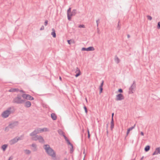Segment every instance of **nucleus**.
I'll list each match as a JSON object with an SVG mask.
<instances>
[{
  "label": "nucleus",
  "instance_id": "f257e3e1",
  "mask_svg": "<svg viewBox=\"0 0 160 160\" xmlns=\"http://www.w3.org/2000/svg\"><path fill=\"white\" fill-rule=\"evenodd\" d=\"M43 148L47 154L51 157L53 160H60V157H56V154L55 152L50 147L49 145H45Z\"/></svg>",
  "mask_w": 160,
  "mask_h": 160
},
{
  "label": "nucleus",
  "instance_id": "f03ea898",
  "mask_svg": "<svg viewBox=\"0 0 160 160\" xmlns=\"http://www.w3.org/2000/svg\"><path fill=\"white\" fill-rule=\"evenodd\" d=\"M48 131V128H36L30 134V136L32 137L38 135L37 134L42 132L44 131L47 132Z\"/></svg>",
  "mask_w": 160,
  "mask_h": 160
},
{
  "label": "nucleus",
  "instance_id": "7ed1b4c3",
  "mask_svg": "<svg viewBox=\"0 0 160 160\" xmlns=\"http://www.w3.org/2000/svg\"><path fill=\"white\" fill-rule=\"evenodd\" d=\"M22 95L18 94L16 97L14 98L12 102L18 104H21L25 102V100L22 99Z\"/></svg>",
  "mask_w": 160,
  "mask_h": 160
},
{
  "label": "nucleus",
  "instance_id": "20e7f679",
  "mask_svg": "<svg viewBox=\"0 0 160 160\" xmlns=\"http://www.w3.org/2000/svg\"><path fill=\"white\" fill-rule=\"evenodd\" d=\"M11 107H9L8 108L7 110L3 111L1 114L2 117L4 118H8L12 112L11 111Z\"/></svg>",
  "mask_w": 160,
  "mask_h": 160
},
{
  "label": "nucleus",
  "instance_id": "39448f33",
  "mask_svg": "<svg viewBox=\"0 0 160 160\" xmlns=\"http://www.w3.org/2000/svg\"><path fill=\"white\" fill-rule=\"evenodd\" d=\"M32 140L36 141L38 140L39 142L41 143H43L45 142V141L43 138L40 135H37L35 136L32 137Z\"/></svg>",
  "mask_w": 160,
  "mask_h": 160
},
{
  "label": "nucleus",
  "instance_id": "423d86ee",
  "mask_svg": "<svg viewBox=\"0 0 160 160\" xmlns=\"http://www.w3.org/2000/svg\"><path fill=\"white\" fill-rule=\"evenodd\" d=\"M19 122L18 121H12L9 123V128L13 129L18 126Z\"/></svg>",
  "mask_w": 160,
  "mask_h": 160
},
{
  "label": "nucleus",
  "instance_id": "0eeeda50",
  "mask_svg": "<svg viewBox=\"0 0 160 160\" xmlns=\"http://www.w3.org/2000/svg\"><path fill=\"white\" fill-rule=\"evenodd\" d=\"M22 96L23 98H25L27 100H34V98L29 94H23L22 95Z\"/></svg>",
  "mask_w": 160,
  "mask_h": 160
},
{
  "label": "nucleus",
  "instance_id": "6e6552de",
  "mask_svg": "<svg viewBox=\"0 0 160 160\" xmlns=\"http://www.w3.org/2000/svg\"><path fill=\"white\" fill-rule=\"evenodd\" d=\"M136 87V84L135 83V81L133 82V83L130 87L129 88V93L132 94L133 93L134 91H135Z\"/></svg>",
  "mask_w": 160,
  "mask_h": 160
},
{
  "label": "nucleus",
  "instance_id": "1a4fd4ad",
  "mask_svg": "<svg viewBox=\"0 0 160 160\" xmlns=\"http://www.w3.org/2000/svg\"><path fill=\"white\" fill-rule=\"evenodd\" d=\"M77 10L75 9L72 10V11L71 12V13L69 14V15L68 16V19L69 21H70L72 17L75 16Z\"/></svg>",
  "mask_w": 160,
  "mask_h": 160
},
{
  "label": "nucleus",
  "instance_id": "9d476101",
  "mask_svg": "<svg viewBox=\"0 0 160 160\" xmlns=\"http://www.w3.org/2000/svg\"><path fill=\"white\" fill-rule=\"evenodd\" d=\"M124 97L123 95L121 93L119 94L116 95V100L117 101H121L124 99Z\"/></svg>",
  "mask_w": 160,
  "mask_h": 160
},
{
  "label": "nucleus",
  "instance_id": "9b49d317",
  "mask_svg": "<svg viewBox=\"0 0 160 160\" xmlns=\"http://www.w3.org/2000/svg\"><path fill=\"white\" fill-rule=\"evenodd\" d=\"M95 50L94 48L93 47H90L88 48H83L82 49V51H93Z\"/></svg>",
  "mask_w": 160,
  "mask_h": 160
},
{
  "label": "nucleus",
  "instance_id": "f8f14e48",
  "mask_svg": "<svg viewBox=\"0 0 160 160\" xmlns=\"http://www.w3.org/2000/svg\"><path fill=\"white\" fill-rule=\"evenodd\" d=\"M18 142V139H17V137H16L13 139L10 140L9 141L11 145H13Z\"/></svg>",
  "mask_w": 160,
  "mask_h": 160
},
{
  "label": "nucleus",
  "instance_id": "ddd939ff",
  "mask_svg": "<svg viewBox=\"0 0 160 160\" xmlns=\"http://www.w3.org/2000/svg\"><path fill=\"white\" fill-rule=\"evenodd\" d=\"M76 73H77L75 75V76L76 77H77L79 76L81 74V71L79 68L77 67L76 68V70L75 71Z\"/></svg>",
  "mask_w": 160,
  "mask_h": 160
},
{
  "label": "nucleus",
  "instance_id": "4468645a",
  "mask_svg": "<svg viewBox=\"0 0 160 160\" xmlns=\"http://www.w3.org/2000/svg\"><path fill=\"white\" fill-rule=\"evenodd\" d=\"M31 102L29 101H27L24 103V106L26 108H29L31 106Z\"/></svg>",
  "mask_w": 160,
  "mask_h": 160
},
{
  "label": "nucleus",
  "instance_id": "2eb2a0df",
  "mask_svg": "<svg viewBox=\"0 0 160 160\" xmlns=\"http://www.w3.org/2000/svg\"><path fill=\"white\" fill-rule=\"evenodd\" d=\"M19 91V89L18 88H11L9 90L10 92H18Z\"/></svg>",
  "mask_w": 160,
  "mask_h": 160
},
{
  "label": "nucleus",
  "instance_id": "dca6fc26",
  "mask_svg": "<svg viewBox=\"0 0 160 160\" xmlns=\"http://www.w3.org/2000/svg\"><path fill=\"white\" fill-rule=\"evenodd\" d=\"M31 146L33 148L32 149L33 152H36L37 151V145L36 144L32 143V144Z\"/></svg>",
  "mask_w": 160,
  "mask_h": 160
},
{
  "label": "nucleus",
  "instance_id": "f3484780",
  "mask_svg": "<svg viewBox=\"0 0 160 160\" xmlns=\"http://www.w3.org/2000/svg\"><path fill=\"white\" fill-rule=\"evenodd\" d=\"M52 32L51 33V35L52 36V37L53 38H56V34L55 32V31L54 28H53L52 29Z\"/></svg>",
  "mask_w": 160,
  "mask_h": 160
},
{
  "label": "nucleus",
  "instance_id": "a211bd4d",
  "mask_svg": "<svg viewBox=\"0 0 160 160\" xmlns=\"http://www.w3.org/2000/svg\"><path fill=\"white\" fill-rule=\"evenodd\" d=\"M51 117L52 119L54 120L57 119V117L55 113H52L51 114Z\"/></svg>",
  "mask_w": 160,
  "mask_h": 160
},
{
  "label": "nucleus",
  "instance_id": "6ab92c4d",
  "mask_svg": "<svg viewBox=\"0 0 160 160\" xmlns=\"http://www.w3.org/2000/svg\"><path fill=\"white\" fill-rule=\"evenodd\" d=\"M114 127V120L113 119L111 120V122L110 128L111 130H112Z\"/></svg>",
  "mask_w": 160,
  "mask_h": 160
},
{
  "label": "nucleus",
  "instance_id": "aec40b11",
  "mask_svg": "<svg viewBox=\"0 0 160 160\" xmlns=\"http://www.w3.org/2000/svg\"><path fill=\"white\" fill-rule=\"evenodd\" d=\"M8 146V145L7 144H5L2 146L1 148L3 151H5Z\"/></svg>",
  "mask_w": 160,
  "mask_h": 160
},
{
  "label": "nucleus",
  "instance_id": "412c9836",
  "mask_svg": "<svg viewBox=\"0 0 160 160\" xmlns=\"http://www.w3.org/2000/svg\"><path fill=\"white\" fill-rule=\"evenodd\" d=\"M115 61L117 63H118L120 61V59L116 55L115 56Z\"/></svg>",
  "mask_w": 160,
  "mask_h": 160
},
{
  "label": "nucleus",
  "instance_id": "4be33fe9",
  "mask_svg": "<svg viewBox=\"0 0 160 160\" xmlns=\"http://www.w3.org/2000/svg\"><path fill=\"white\" fill-rule=\"evenodd\" d=\"M58 132V133L61 135L63 136L64 135V132L61 130L59 129Z\"/></svg>",
  "mask_w": 160,
  "mask_h": 160
},
{
  "label": "nucleus",
  "instance_id": "5701e85b",
  "mask_svg": "<svg viewBox=\"0 0 160 160\" xmlns=\"http://www.w3.org/2000/svg\"><path fill=\"white\" fill-rule=\"evenodd\" d=\"M150 149V147L149 145L147 146L144 148V150L145 152H148V151Z\"/></svg>",
  "mask_w": 160,
  "mask_h": 160
},
{
  "label": "nucleus",
  "instance_id": "b1692460",
  "mask_svg": "<svg viewBox=\"0 0 160 160\" xmlns=\"http://www.w3.org/2000/svg\"><path fill=\"white\" fill-rule=\"evenodd\" d=\"M71 8H69L67 10V17H68V16L69 15V14L71 12Z\"/></svg>",
  "mask_w": 160,
  "mask_h": 160
},
{
  "label": "nucleus",
  "instance_id": "393cba45",
  "mask_svg": "<svg viewBox=\"0 0 160 160\" xmlns=\"http://www.w3.org/2000/svg\"><path fill=\"white\" fill-rule=\"evenodd\" d=\"M25 152L27 154H30L31 152L30 150L27 149L25 150Z\"/></svg>",
  "mask_w": 160,
  "mask_h": 160
},
{
  "label": "nucleus",
  "instance_id": "a878e982",
  "mask_svg": "<svg viewBox=\"0 0 160 160\" xmlns=\"http://www.w3.org/2000/svg\"><path fill=\"white\" fill-rule=\"evenodd\" d=\"M71 146V148H70V153H72L73 152V145H72V146Z\"/></svg>",
  "mask_w": 160,
  "mask_h": 160
},
{
  "label": "nucleus",
  "instance_id": "bb28decb",
  "mask_svg": "<svg viewBox=\"0 0 160 160\" xmlns=\"http://www.w3.org/2000/svg\"><path fill=\"white\" fill-rule=\"evenodd\" d=\"M158 153V151H157L156 150V148L155 150V151L152 154V155H157Z\"/></svg>",
  "mask_w": 160,
  "mask_h": 160
},
{
  "label": "nucleus",
  "instance_id": "cd10ccee",
  "mask_svg": "<svg viewBox=\"0 0 160 160\" xmlns=\"http://www.w3.org/2000/svg\"><path fill=\"white\" fill-rule=\"evenodd\" d=\"M119 23H120V21H119V22H118V25L117 26V28H118V30H119L121 28V27L119 25Z\"/></svg>",
  "mask_w": 160,
  "mask_h": 160
},
{
  "label": "nucleus",
  "instance_id": "c85d7f7f",
  "mask_svg": "<svg viewBox=\"0 0 160 160\" xmlns=\"http://www.w3.org/2000/svg\"><path fill=\"white\" fill-rule=\"evenodd\" d=\"M78 27L79 28H85V25L83 24L80 25Z\"/></svg>",
  "mask_w": 160,
  "mask_h": 160
},
{
  "label": "nucleus",
  "instance_id": "c756f323",
  "mask_svg": "<svg viewBox=\"0 0 160 160\" xmlns=\"http://www.w3.org/2000/svg\"><path fill=\"white\" fill-rule=\"evenodd\" d=\"M135 124H134V125L133 126H132L131 127H130V128H129L128 129L130 131L131 130H132V129H133V128H135Z\"/></svg>",
  "mask_w": 160,
  "mask_h": 160
},
{
  "label": "nucleus",
  "instance_id": "7c9ffc66",
  "mask_svg": "<svg viewBox=\"0 0 160 160\" xmlns=\"http://www.w3.org/2000/svg\"><path fill=\"white\" fill-rule=\"evenodd\" d=\"M99 89H100L99 93H100V94L102 92V90H103L102 87H99Z\"/></svg>",
  "mask_w": 160,
  "mask_h": 160
},
{
  "label": "nucleus",
  "instance_id": "2f4dec72",
  "mask_svg": "<svg viewBox=\"0 0 160 160\" xmlns=\"http://www.w3.org/2000/svg\"><path fill=\"white\" fill-rule=\"evenodd\" d=\"M66 141L67 142L68 144L70 145L71 146H72V144L70 142L69 139Z\"/></svg>",
  "mask_w": 160,
  "mask_h": 160
},
{
  "label": "nucleus",
  "instance_id": "473e14b6",
  "mask_svg": "<svg viewBox=\"0 0 160 160\" xmlns=\"http://www.w3.org/2000/svg\"><path fill=\"white\" fill-rule=\"evenodd\" d=\"M157 28L158 29H160V22H158L157 25Z\"/></svg>",
  "mask_w": 160,
  "mask_h": 160
},
{
  "label": "nucleus",
  "instance_id": "72a5a7b5",
  "mask_svg": "<svg viewBox=\"0 0 160 160\" xmlns=\"http://www.w3.org/2000/svg\"><path fill=\"white\" fill-rule=\"evenodd\" d=\"M147 18H148V19L150 20H152V17L151 16H149V15H148L147 16Z\"/></svg>",
  "mask_w": 160,
  "mask_h": 160
},
{
  "label": "nucleus",
  "instance_id": "f704fd0d",
  "mask_svg": "<svg viewBox=\"0 0 160 160\" xmlns=\"http://www.w3.org/2000/svg\"><path fill=\"white\" fill-rule=\"evenodd\" d=\"M99 19H98L97 20H96V23H97V29H98V22H99Z\"/></svg>",
  "mask_w": 160,
  "mask_h": 160
},
{
  "label": "nucleus",
  "instance_id": "c9c22d12",
  "mask_svg": "<svg viewBox=\"0 0 160 160\" xmlns=\"http://www.w3.org/2000/svg\"><path fill=\"white\" fill-rule=\"evenodd\" d=\"M156 150L158 151V153L160 154V147L157 148Z\"/></svg>",
  "mask_w": 160,
  "mask_h": 160
},
{
  "label": "nucleus",
  "instance_id": "e433bc0d",
  "mask_svg": "<svg viewBox=\"0 0 160 160\" xmlns=\"http://www.w3.org/2000/svg\"><path fill=\"white\" fill-rule=\"evenodd\" d=\"M9 125H8V127H7L5 128V131H9Z\"/></svg>",
  "mask_w": 160,
  "mask_h": 160
},
{
  "label": "nucleus",
  "instance_id": "4c0bfd02",
  "mask_svg": "<svg viewBox=\"0 0 160 160\" xmlns=\"http://www.w3.org/2000/svg\"><path fill=\"white\" fill-rule=\"evenodd\" d=\"M84 108L85 110V112L86 113H87V108H86V107L84 106Z\"/></svg>",
  "mask_w": 160,
  "mask_h": 160
},
{
  "label": "nucleus",
  "instance_id": "58836bf2",
  "mask_svg": "<svg viewBox=\"0 0 160 160\" xmlns=\"http://www.w3.org/2000/svg\"><path fill=\"white\" fill-rule=\"evenodd\" d=\"M48 21L47 20H46L44 22V25L45 26H47L48 23Z\"/></svg>",
  "mask_w": 160,
  "mask_h": 160
},
{
  "label": "nucleus",
  "instance_id": "ea45409f",
  "mask_svg": "<svg viewBox=\"0 0 160 160\" xmlns=\"http://www.w3.org/2000/svg\"><path fill=\"white\" fill-rule=\"evenodd\" d=\"M88 138H90V134L89 133V130H88Z\"/></svg>",
  "mask_w": 160,
  "mask_h": 160
},
{
  "label": "nucleus",
  "instance_id": "a19ab883",
  "mask_svg": "<svg viewBox=\"0 0 160 160\" xmlns=\"http://www.w3.org/2000/svg\"><path fill=\"white\" fill-rule=\"evenodd\" d=\"M118 92L120 93H122L123 92V90L122 89L120 88L118 89Z\"/></svg>",
  "mask_w": 160,
  "mask_h": 160
},
{
  "label": "nucleus",
  "instance_id": "79ce46f5",
  "mask_svg": "<svg viewBox=\"0 0 160 160\" xmlns=\"http://www.w3.org/2000/svg\"><path fill=\"white\" fill-rule=\"evenodd\" d=\"M103 83H104V81L103 80H102V83H101V85L99 87H102L103 84Z\"/></svg>",
  "mask_w": 160,
  "mask_h": 160
},
{
  "label": "nucleus",
  "instance_id": "37998d69",
  "mask_svg": "<svg viewBox=\"0 0 160 160\" xmlns=\"http://www.w3.org/2000/svg\"><path fill=\"white\" fill-rule=\"evenodd\" d=\"M63 137H64V139H65V140L66 141L67 140H68V138L65 136V134L63 135Z\"/></svg>",
  "mask_w": 160,
  "mask_h": 160
},
{
  "label": "nucleus",
  "instance_id": "c03bdc74",
  "mask_svg": "<svg viewBox=\"0 0 160 160\" xmlns=\"http://www.w3.org/2000/svg\"><path fill=\"white\" fill-rule=\"evenodd\" d=\"M44 29V26H42V27L40 28V30H43Z\"/></svg>",
  "mask_w": 160,
  "mask_h": 160
},
{
  "label": "nucleus",
  "instance_id": "a18cd8bd",
  "mask_svg": "<svg viewBox=\"0 0 160 160\" xmlns=\"http://www.w3.org/2000/svg\"><path fill=\"white\" fill-rule=\"evenodd\" d=\"M22 136H21L20 137H17V139H18V141L19 140H21L22 139V138H21Z\"/></svg>",
  "mask_w": 160,
  "mask_h": 160
},
{
  "label": "nucleus",
  "instance_id": "49530a36",
  "mask_svg": "<svg viewBox=\"0 0 160 160\" xmlns=\"http://www.w3.org/2000/svg\"><path fill=\"white\" fill-rule=\"evenodd\" d=\"M68 43L69 44H71V40H68Z\"/></svg>",
  "mask_w": 160,
  "mask_h": 160
},
{
  "label": "nucleus",
  "instance_id": "de8ad7c7",
  "mask_svg": "<svg viewBox=\"0 0 160 160\" xmlns=\"http://www.w3.org/2000/svg\"><path fill=\"white\" fill-rule=\"evenodd\" d=\"M114 115V113H112V119L111 120L113 119V117Z\"/></svg>",
  "mask_w": 160,
  "mask_h": 160
},
{
  "label": "nucleus",
  "instance_id": "09e8293b",
  "mask_svg": "<svg viewBox=\"0 0 160 160\" xmlns=\"http://www.w3.org/2000/svg\"><path fill=\"white\" fill-rule=\"evenodd\" d=\"M130 131L128 129L127 130V135H128V134L129 133Z\"/></svg>",
  "mask_w": 160,
  "mask_h": 160
},
{
  "label": "nucleus",
  "instance_id": "8fccbe9b",
  "mask_svg": "<svg viewBox=\"0 0 160 160\" xmlns=\"http://www.w3.org/2000/svg\"><path fill=\"white\" fill-rule=\"evenodd\" d=\"M13 159V158L12 157H10L8 160H12Z\"/></svg>",
  "mask_w": 160,
  "mask_h": 160
},
{
  "label": "nucleus",
  "instance_id": "3c124183",
  "mask_svg": "<svg viewBox=\"0 0 160 160\" xmlns=\"http://www.w3.org/2000/svg\"><path fill=\"white\" fill-rule=\"evenodd\" d=\"M19 92H23V93H24V92L22 90H19Z\"/></svg>",
  "mask_w": 160,
  "mask_h": 160
},
{
  "label": "nucleus",
  "instance_id": "603ef678",
  "mask_svg": "<svg viewBox=\"0 0 160 160\" xmlns=\"http://www.w3.org/2000/svg\"><path fill=\"white\" fill-rule=\"evenodd\" d=\"M141 135H142V136H143L144 135V133L143 132H141Z\"/></svg>",
  "mask_w": 160,
  "mask_h": 160
},
{
  "label": "nucleus",
  "instance_id": "864d4df0",
  "mask_svg": "<svg viewBox=\"0 0 160 160\" xmlns=\"http://www.w3.org/2000/svg\"><path fill=\"white\" fill-rule=\"evenodd\" d=\"M127 37H128V38H129L130 37V35H129V34H128V35H127Z\"/></svg>",
  "mask_w": 160,
  "mask_h": 160
},
{
  "label": "nucleus",
  "instance_id": "5fc2aeb1",
  "mask_svg": "<svg viewBox=\"0 0 160 160\" xmlns=\"http://www.w3.org/2000/svg\"><path fill=\"white\" fill-rule=\"evenodd\" d=\"M144 158V157L143 156L141 159L140 160H143V158Z\"/></svg>",
  "mask_w": 160,
  "mask_h": 160
},
{
  "label": "nucleus",
  "instance_id": "6e6d98bb",
  "mask_svg": "<svg viewBox=\"0 0 160 160\" xmlns=\"http://www.w3.org/2000/svg\"><path fill=\"white\" fill-rule=\"evenodd\" d=\"M108 129H107V134L108 135Z\"/></svg>",
  "mask_w": 160,
  "mask_h": 160
},
{
  "label": "nucleus",
  "instance_id": "4d7b16f0",
  "mask_svg": "<svg viewBox=\"0 0 160 160\" xmlns=\"http://www.w3.org/2000/svg\"><path fill=\"white\" fill-rule=\"evenodd\" d=\"M108 124H107V126H106L107 129H108Z\"/></svg>",
  "mask_w": 160,
  "mask_h": 160
},
{
  "label": "nucleus",
  "instance_id": "13d9d810",
  "mask_svg": "<svg viewBox=\"0 0 160 160\" xmlns=\"http://www.w3.org/2000/svg\"><path fill=\"white\" fill-rule=\"evenodd\" d=\"M59 79L61 81L62 80V78L61 77H59Z\"/></svg>",
  "mask_w": 160,
  "mask_h": 160
},
{
  "label": "nucleus",
  "instance_id": "bf43d9fd",
  "mask_svg": "<svg viewBox=\"0 0 160 160\" xmlns=\"http://www.w3.org/2000/svg\"><path fill=\"white\" fill-rule=\"evenodd\" d=\"M64 160H68L67 158H65L64 159Z\"/></svg>",
  "mask_w": 160,
  "mask_h": 160
},
{
  "label": "nucleus",
  "instance_id": "052dcab7",
  "mask_svg": "<svg viewBox=\"0 0 160 160\" xmlns=\"http://www.w3.org/2000/svg\"><path fill=\"white\" fill-rule=\"evenodd\" d=\"M98 30H99V29ZM99 31L98 30V33H99Z\"/></svg>",
  "mask_w": 160,
  "mask_h": 160
},
{
  "label": "nucleus",
  "instance_id": "680f3d73",
  "mask_svg": "<svg viewBox=\"0 0 160 160\" xmlns=\"http://www.w3.org/2000/svg\"><path fill=\"white\" fill-rule=\"evenodd\" d=\"M86 101H87V99L86 98Z\"/></svg>",
  "mask_w": 160,
  "mask_h": 160
},
{
  "label": "nucleus",
  "instance_id": "e2e57ef3",
  "mask_svg": "<svg viewBox=\"0 0 160 160\" xmlns=\"http://www.w3.org/2000/svg\"><path fill=\"white\" fill-rule=\"evenodd\" d=\"M132 160H134V159H132Z\"/></svg>",
  "mask_w": 160,
  "mask_h": 160
}]
</instances>
